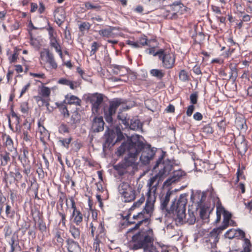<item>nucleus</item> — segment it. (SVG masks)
<instances>
[{"instance_id":"obj_1","label":"nucleus","mask_w":252,"mask_h":252,"mask_svg":"<svg viewBox=\"0 0 252 252\" xmlns=\"http://www.w3.org/2000/svg\"><path fill=\"white\" fill-rule=\"evenodd\" d=\"M142 151L140 160L143 164L147 165L153 158L155 151L151 148L150 145L145 147L138 136L127 137L126 140L122 143L116 153L117 156H121L127 152V156L121 162L114 165V169L120 176L131 173L136 167L137 156Z\"/></svg>"},{"instance_id":"obj_2","label":"nucleus","mask_w":252,"mask_h":252,"mask_svg":"<svg viewBox=\"0 0 252 252\" xmlns=\"http://www.w3.org/2000/svg\"><path fill=\"white\" fill-rule=\"evenodd\" d=\"M154 240V234L152 228L142 229L131 236L129 247L134 251L143 249L144 252H169L166 249L158 251L153 245Z\"/></svg>"},{"instance_id":"obj_3","label":"nucleus","mask_w":252,"mask_h":252,"mask_svg":"<svg viewBox=\"0 0 252 252\" xmlns=\"http://www.w3.org/2000/svg\"><path fill=\"white\" fill-rule=\"evenodd\" d=\"M172 192L168 190L165 195L160 198V207L162 210H165L169 215H172L176 221L181 222L185 219L186 214V205L188 202L187 194H181L178 198L175 199L169 208L167 205L169 202Z\"/></svg>"},{"instance_id":"obj_4","label":"nucleus","mask_w":252,"mask_h":252,"mask_svg":"<svg viewBox=\"0 0 252 252\" xmlns=\"http://www.w3.org/2000/svg\"><path fill=\"white\" fill-rule=\"evenodd\" d=\"M158 182L155 184V186L149 185L148 192L146 193L147 199L146 203L141 212L150 221V218L153 215L154 211V204L156 200V192Z\"/></svg>"},{"instance_id":"obj_5","label":"nucleus","mask_w":252,"mask_h":252,"mask_svg":"<svg viewBox=\"0 0 252 252\" xmlns=\"http://www.w3.org/2000/svg\"><path fill=\"white\" fill-rule=\"evenodd\" d=\"M141 187L140 185L137 189L131 186L128 183L123 182L118 187V191L123 197L125 202H130L134 201L136 197L138 195L141 191Z\"/></svg>"},{"instance_id":"obj_6","label":"nucleus","mask_w":252,"mask_h":252,"mask_svg":"<svg viewBox=\"0 0 252 252\" xmlns=\"http://www.w3.org/2000/svg\"><path fill=\"white\" fill-rule=\"evenodd\" d=\"M150 220L149 219L143 214V213L141 211L138 213L136 215H133L131 220L129 221V225L135 224L134 227L131 228L129 229L127 231V234L130 236V234H132V236L135 234V233L138 232L141 229H140V227L143 223H149ZM149 228V227H146L145 228ZM142 229H145V228H142Z\"/></svg>"},{"instance_id":"obj_7","label":"nucleus","mask_w":252,"mask_h":252,"mask_svg":"<svg viewBox=\"0 0 252 252\" xmlns=\"http://www.w3.org/2000/svg\"><path fill=\"white\" fill-rule=\"evenodd\" d=\"M95 215L93 212V218L94 220L90 224L89 230L91 231V235L93 237H100L105 236L106 229L104 227V222H98L97 220V213L95 212Z\"/></svg>"},{"instance_id":"obj_8","label":"nucleus","mask_w":252,"mask_h":252,"mask_svg":"<svg viewBox=\"0 0 252 252\" xmlns=\"http://www.w3.org/2000/svg\"><path fill=\"white\" fill-rule=\"evenodd\" d=\"M22 154H21L18 156V159L21 162L22 165L23 167V173L26 175V179L27 180V177L31 171V166L30 165V160L29 159V151L28 148L23 147L21 150Z\"/></svg>"},{"instance_id":"obj_9","label":"nucleus","mask_w":252,"mask_h":252,"mask_svg":"<svg viewBox=\"0 0 252 252\" xmlns=\"http://www.w3.org/2000/svg\"><path fill=\"white\" fill-rule=\"evenodd\" d=\"M121 103V99L116 98L110 102V105L108 108L104 107V118L107 123H111L112 122V116L115 114L117 109Z\"/></svg>"},{"instance_id":"obj_10","label":"nucleus","mask_w":252,"mask_h":252,"mask_svg":"<svg viewBox=\"0 0 252 252\" xmlns=\"http://www.w3.org/2000/svg\"><path fill=\"white\" fill-rule=\"evenodd\" d=\"M162 165L163 167L158 173L150 179L149 185L155 186L157 182H158L159 183L164 175H168L172 171L173 167L170 161L163 162Z\"/></svg>"},{"instance_id":"obj_11","label":"nucleus","mask_w":252,"mask_h":252,"mask_svg":"<svg viewBox=\"0 0 252 252\" xmlns=\"http://www.w3.org/2000/svg\"><path fill=\"white\" fill-rule=\"evenodd\" d=\"M49 34V38L50 40V45L52 48L55 49L56 51L62 57V51L61 47L59 44V39L57 38V34L52 27H49L47 29Z\"/></svg>"},{"instance_id":"obj_12","label":"nucleus","mask_w":252,"mask_h":252,"mask_svg":"<svg viewBox=\"0 0 252 252\" xmlns=\"http://www.w3.org/2000/svg\"><path fill=\"white\" fill-rule=\"evenodd\" d=\"M207 192L196 190L192 192L190 196V200L192 205L196 206V208L205 204V201L206 199Z\"/></svg>"},{"instance_id":"obj_13","label":"nucleus","mask_w":252,"mask_h":252,"mask_svg":"<svg viewBox=\"0 0 252 252\" xmlns=\"http://www.w3.org/2000/svg\"><path fill=\"white\" fill-rule=\"evenodd\" d=\"M183 7V4L180 1L174 2L169 6L170 9L167 11V14L165 16L167 19H176Z\"/></svg>"},{"instance_id":"obj_14","label":"nucleus","mask_w":252,"mask_h":252,"mask_svg":"<svg viewBox=\"0 0 252 252\" xmlns=\"http://www.w3.org/2000/svg\"><path fill=\"white\" fill-rule=\"evenodd\" d=\"M103 100V98L101 94H96L92 97L91 101L92 104V110L94 113H98Z\"/></svg>"},{"instance_id":"obj_15","label":"nucleus","mask_w":252,"mask_h":252,"mask_svg":"<svg viewBox=\"0 0 252 252\" xmlns=\"http://www.w3.org/2000/svg\"><path fill=\"white\" fill-rule=\"evenodd\" d=\"M66 247L68 252H81V248L79 243L70 238L66 240Z\"/></svg>"},{"instance_id":"obj_16","label":"nucleus","mask_w":252,"mask_h":252,"mask_svg":"<svg viewBox=\"0 0 252 252\" xmlns=\"http://www.w3.org/2000/svg\"><path fill=\"white\" fill-rule=\"evenodd\" d=\"M84 214L79 209L72 211L70 216V220L76 225H80L83 220Z\"/></svg>"},{"instance_id":"obj_17","label":"nucleus","mask_w":252,"mask_h":252,"mask_svg":"<svg viewBox=\"0 0 252 252\" xmlns=\"http://www.w3.org/2000/svg\"><path fill=\"white\" fill-rule=\"evenodd\" d=\"M161 55L159 56L160 59L163 63H174L175 62V56L174 54L168 49H162Z\"/></svg>"},{"instance_id":"obj_18","label":"nucleus","mask_w":252,"mask_h":252,"mask_svg":"<svg viewBox=\"0 0 252 252\" xmlns=\"http://www.w3.org/2000/svg\"><path fill=\"white\" fill-rule=\"evenodd\" d=\"M64 97L65 99L63 101L66 104L81 106L82 100L78 97L71 94H67Z\"/></svg>"},{"instance_id":"obj_19","label":"nucleus","mask_w":252,"mask_h":252,"mask_svg":"<svg viewBox=\"0 0 252 252\" xmlns=\"http://www.w3.org/2000/svg\"><path fill=\"white\" fill-rule=\"evenodd\" d=\"M104 122L102 117H95L93 120L92 128L94 132H99L104 129Z\"/></svg>"},{"instance_id":"obj_20","label":"nucleus","mask_w":252,"mask_h":252,"mask_svg":"<svg viewBox=\"0 0 252 252\" xmlns=\"http://www.w3.org/2000/svg\"><path fill=\"white\" fill-rule=\"evenodd\" d=\"M63 233L60 230H57L54 233L53 243L58 247H62L64 244Z\"/></svg>"},{"instance_id":"obj_21","label":"nucleus","mask_w":252,"mask_h":252,"mask_svg":"<svg viewBox=\"0 0 252 252\" xmlns=\"http://www.w3.org/2000/svg\"><path fill=\"white\" fill-rule=\"evenodd\" d=\"M185 172L181 170H179L173 172L172 177L168 179L164 182V185H171L172 183H175L179 181L183 176H185Z\"/></svg>"},{"instance_id":"obj_22","label":"nucleus","mask_w":252,"mask_h":252,"mask_svg":"<svg viewBox=\"0 0 252 252\" xmlns=\"http://www.w3.org/2000/svg\"><path fill=\"white\" fill-rule=\"evenodd\" d=\"M54 17L57 23L61 25L64 21L65 15V11L63 7H59L56 9L54 12Z\"/></svg>"},{"instance_id":"obj_23","label":"nucleus","mask_w":252,"mask_h":252,"mask_svg":"<svg viewBox=\"0 0 252 252\" xmlns=\"http://www.w3.org/2000/svg\"><path fill=\"white\" fill-rule=\"evenodd\" d=\"M210 197L211 198H213L214 203H216V213H220V214H221L226 211L222 205L221 201L219 197L217 196L216 194L214 193L213 191L211 192Z\"/></svg>"},{"instance_id":"obj_24","label":"nucleus","mask_w":252,"mask_h":252,"mask_svg":"<svg viewBox=\"0 0 252 252\" xmlns=\"http://www.w3.org/2000/svg\"><path fill=\"white\" fill-rule=\"evenodd\" d=\"M56 105L63 118H67L69 117V112L66 103L63 101L60 103L56 102Z\"/></svg>"},{"instance_id":"obj_25","label":"nucleus","mask_w":252,"mask_h":252,"mask_svg":"<svg viewBox=\"0 0 252 252\" xmlns=\"http://www.w3.org/2000/svg\"><path fill=\"white\" fill-rule=\"evenodd\" d=\"M199 208L200 209V218L203 220L207 219L209 216V213L213 209V208L211 209L210 207L207 204L197 207V209Z\"/></svg>"},{"instance_id":"obj_26","label":"nucleus","mask_w":252,"mask_h":252,"mask_svg":"<svg viewBox=\"0 0 252 252\" xmlns=\"http://www.w3.org/2000/svg\"><path fill=\"white\" fill-rule=\"evenodd\" d=\"M69 232L74 240H79L80 238L81 231L79 228L74 224H71L69 226Z\"/></svg>"},{"instance_id":"obj_27","label":"nucleus","mask_w":252,"mask_h":252,"mask_svg":"<svg viewBox=\"0 0 252 252\" xmlns=\"http://www.w3.org/2000/svg\"><path fill=\"white\" fill-rule=\"evenodd\" d=\"M10 161V153L3 151L0 152V161L1 166H5Z\"/></svg>"},{"instance_id":"obj_28","label":"nucleus","mask_w":252,"mask_h":252,"mask_svg":"<svg viewBox=\"0 0 252 252\" xmlns=\"http://www.w3.org/2000/svg\"><path fill=\"white\" fill-rule=\"evenodd\" d=\"M105 241V236L100 237H95L93 244V250L94 252H100V245H103Z\"/></svg>"},{"instance_id":"obj_29","label":"nucleus","mask_w":252,"mask_h":252,"mask_svg":"<svg viewBox=\"0 0 252 252\" xmlns=\"http://www.w3.org/2000/svg\"><path fill=\"white\" fill-rule=\"evenodd\" d=\"M2 140L4 141V145L8 149H10L13 148V141L11 138L10 136L6 134L5 133H2L1 135Z\"/></svg>"},{"instance_id":"obj_30","label":"nucleus","mask_w":252,"mask_h":252,"mask_svg":"<svg viewBox=\"0 0 252 252\" xmlns=\"http://www.w3.org/2000/svg\"><path fill=\"white\" fill-rule=\"evenodd\" d=\"M38 94L41 95L46 99H48L49 101V96L51 94V90L49 88L42 86L39 87L38 88Z\"/></svg>"},{"instance_id":"obj_31","label":"nucleus","mask_w":252,"mask_h":252,"mask_svg":"<svg viewBox=\"0 0 252 252\" xmlns=\"http://www.w3.org/2000/svg\"><path fill=\"white\" fill-rule=\"evenodd\" d=\"M155 41V39L148 40L145 35L141 36L140 37H139V39L137 40L140 48H141L142 47L146 45L151 46V43Z\"/></svg>"},{"instance_id":"obj_32","label":"nucleus","mask_w":252,"mask_h":252,"mask_svg":"<svg viewBox=\"0 0 252 252\" xmlns=\"http://www.w3.org/2000/svg\"><path fill=\"white\" fill-rule=\"evenodd\" d=\"M38 130L41 134V139L49 136L48 131L44 126L43 121H39L38 122Z\"/></svg>"},{"instance_id":"obj_33","label":"nucleus","mask_w":252,"mask_h":252,"mask_svg":"<svg viewBox=\"0 0 252 252\" xmlns=\"http://www.w3.org/2000/svg\"><path fill=\"white\" fill-rule=\"evenodd\" d=\"M81 120V115L77 110L74 111L71 115L70 124L71 125H76L80 123Z\"/></svg>"},{"instance_id":"obj_34","label":"nucleus","mask_w":252,"mask_h":252,"mask_svg":"<svg viewBox=\"0 0 252 252\" xmlns=\"http://www.w3.org/2000/svg\"><path fill=\"white\" fill-rule=\"evenodd\" d=\"M145 201V197L143 193L142 194L141 197L136 201L134 202L129 209V212H131L136 208H139L144 203Z\"/></svg>"},{"instance_id":"obj_35","label":"nucleus","mask_w":252,"mask_h":252,"mask_svg":"<svg viewBox=\"0 0 252 252\" xmlns=\"http://www.w3.org/2000/svg\"><path fill=\"white\" fill-rule=\"evenodd\" d=\"M9 245L10 246V250L9 252H14L15 251L16 247L19 244V241L18 239V236H16L14 234L9 242Z\"/></svg>"},{"instance_id":"obj_36","label":"nucleus","mask_w":252,"mask_h":252,"mask_svg":"<svg viewBox=\"0 0 252 252\" xmlns=\"http://www.w3.org/2000/svg\"><path fill=\"white\" fill-rule=\"evenodd\" d=\"M58 83L63 85L68 86L72 90H74L76 87L74 86L73 82L64 78H61L59 79Z\"/></svg>"},{"instance_id":"obj_37","label":"nucleus","mask_w":252,"mask_h":252,"mask_svg":"<svg viewBox=\"0 0 252 252\" xmlns=\"http://www.w3.org/2000/svg\"><path fill=\"white\" fill-rule=\"evenodd\" d=\"M58 214L59 217L60 218L59 224H62L63 227H66L67 222L66 214L64 212L63 210L62 211H58Z\"/></svg>"},{"instance_id":"obj_38","label":"nucleus","mask_w":252,"mask_h":252,"mask_svg":"<svg viewBox=\"0 0 252 252\" xmlns=\"http://www.w3.org/2000/svg\"><path fill=\"white\" fill-rule=\"evenodd\" d=\"M142 125L139 120L134 121L131 120L129 127L130 129L134 130H137L141 128Z\"/></svg>"},{"instance_id":"obj_39","label":"nucleus","mask_w":252,"mask_h":252,"mask_svg":"<svg viewBox=\"0 0 252 252\" xmlns=\"http://www.w3.org/2000/svg\"><path fill=\"white\" fill-rule=\"evenodd\" d=\"M113 29L111 28L103 29L99 31V34L103 37H113L114 33L112 32Z\"/></svg>"},{"instance_id":"obj_40","label":"nucleus","mask_w":252,"mask_h":252,"mask_svg":"<svg viewBox=\"0 0 252 252\" xmlns=\"http://www.w3.org/2000/svg\"><path fill=\"white\" fill-rule=\"evenodd\" d=\"M252 245L250 240L247 238L244 239V244L243 245V250L239 251L238 250L235 251L234 252H251Z\"/></svg>"},{"instance_id":"obj_41","label":"nucleus","mask_w":252,"mask_h":252,"mask_svg":"<svg viewBox=\"0 0 252 252\" xmlns=\"http://www.w3.org/2000/svg\"><path fill=\"white\" fill-rule=\"evenodd\" d=\"M5 212L6 217L7 218H10L11 219H13L14 218L15 212L12 209L11 206L8 203L6 204Z\"/></svg>"},{"instance_id":"obj_42","label":"nucleus","mask_w":252,"mask_h":252,"mask_svg":"<svg viewBox=\"0 0 252 252\" xmlns=\"http://www.w3.org/2000/svg\"><path fill=\"white\" fill-rule=\"evenodd\" d=\"M227 124L225 119L221 120L218 123V126L220 134L224 135L225 132Z\"/></svg>"},{"instance_id":"obj_43","label":"nucleus","mask_w":252,"mask_h":252,"mask_svg":"<svg viewBox=\"0 0 252 252\" xmlns=\"http://www.w3.org/2000/svg\"><path fill=\"white\" fill-rule=\"evenodd\" d=\"M223 216V223L225 227L229 225V222L232 217V214L228 211H226L222 213Z\"/></svg>"},{"instance_id":"obj_44","label":"nucleus","mask_w":252,"mask_h":252,"mask_svg":"<svg viewBox=\"0 0 252 252\" xmlns=\"http://www.w3.org/2000/svg\"><path fill=\"white\" fill-rule=\"evenodd\" d=\"M72 140V137H69L67 138H60L59 142L61 144L62 146L68 149L69 145Z\"/></svg>"},{"instance_id":"obj_45","label":"nucleus","mask_w":252,"mask_h":252,"mask_svg":"<svg viewBox=\"0 0 252 252\" xmlns=\"http://www.w3.org/2000/svg\"><path fill=\"white\" fill-rule=\"evenodd\" d=\"M19 110L23 114L28 115L29 111V104L27 102H23L20 104Z\"/></svg>"},{"instance_id":"obj_46","label":"nucleus","mask_w":252,"mask_h":252,"mask_svg":"<svg viewBox=\"0 0 252 252\" xmlns=\"http://www.w3.org/2000/svg\"><path fill=\"white\" fill-rule=\"evenodd\" d=\"M41 57L43 59L45 58L47 62L49 63H53L54 62V57L52 54L49 52H44L41 53Z\"/></svg>"},{"instance_id":"obj_47","label":"nucleus","mask_w":252,"mask_h":252,"mask_svg":"<svg viewBox=\"0 0 252 252\" xmlns=\"http://www.w3.org/2000/svg\"><path fill=\"white\" fill-rule=\"evenodd\" d=\"M11 174H13L14 180L16 182V184L18 183L23 178V175L20 171L19 168H16L15 170V172H10Z\"/></svg>"},{"instance_id":"obj_48","label":"nucleus","mask_w":252,"mask_h":252,"mask_svg":"<svg viewBox=\"0 0 252 252\" xmlns=\"http://www.w3.org/2000/svg\"><path fill=\"white\" fill-rule=\"evenodd\" d=\"M162 49H159L158 51L156 50V48L154 47L149 48L146 51L148 52V54L150 55H153L154 56H158V58L161 55Z\"/></svg>"},{"instance_id":"obj_49","label":"nucleus","mask_w":252,"mask_h":252,"mask_svg":"<svg viewBox=\"0 0 252 252\" xmlns=\"http://www.w3.org/2000/svg\"><path fill=\"white\" fill-rule=\"evenodd\" d=\"M150 74L158 79H161L164 76V73L161 70L153 69L150 70Z\"/></svg>"},{"instance_id":"obj_50","label":"nucleus","mask_w":252,"mask_h":252,"mask_svg":"<svg viewBox=\"0 0 252 252\" xmlns=\"http://www.w3.org/2000/svg\"><path fill=\"white\" fill-rule=\"evenodd\" d=\"M237 126L241 129H246L248 127L246 124V121L245 119L241 118L236 122Z\"/></svg>"},{"instance_id":"obj_51","label":"nucleus","mask_w":252,"mask_h":252,"mask_svg":"<svg viewBox=\"0 0 252 252\" xmlns=\"http://www.w3.org/2000/svg\"><path fill=\"white\" fill-rule=\"evenodd\" d=\"M30 132L31 131L19 130V132L22 134V138L26 142H30L31 140L32 137L30 134Z\"/></svg>"},{"instance_id":"obj_52","label":"nucleus","mask_w":252,"mask_h":252,"mask_svg":"<svg viewBox=\"0 0 252 252\" xmlns=\"http://www.w3.org/2000/svg\"><path fill=\"white\" fill-rule=\"evenodd\" d=\"M20 127L19 130L31 131V124L27 120H25L23 124Z\"/></svg>"},{"instance_id":"obj_53","label":"nucleus","mask_w":252,"mask_h":252,"mask_svg":"<svg viewBox=\"0 0 252 252\" xmlns=\"http://www.w3.org/2000/svg\"><path fill=\"white\" fill-rule=\"evenodd\" d=\"M38 228L42 234H44L47 232V227L46 223L43 220H41L38 222Z\"/></svg>"},{"instance_id":"obj_54","label":"nucleus","mask_w":252,"mask_h":252,"mask_svg":"<svg viewBox=\"0 0 252 252\" xmlns=\"http://www.w3.org/2000/svg\"><path fill=\"white\" fill-rule=\"evenodd\" d=\"M59 132L61 134L67 133L69 132V129L68 126L65 124H62L58 128Z\"/></svg>"},{"instance_id":"obj_55","label":"nucleus","mask_w":252,"mask_h":252,"mask_svg":"<svg viewBox=\"0 0 252 252\" xmlns=\"http://www.w3.org/2000/svg\"><path fill=\"white\" fill-rule=\"evenodd\" d=\"M179 76L180 79L183 82H185L189 80V76L187 71L185 70H182L180 72Z\"/></svg>"},{"instance_id":"obj_56","label":"nucleus","mask_w":252,"mask_h":252,"mask_svg":"<svg viewBox=\"0 0 252 252\" xmlns=\"http://www.w3.org/2000/svg\"><path fill=\"white\" fill-rule=\"evenodd\" d=\"M210 239L209 241H211V239L214 238L213 243H216L218 242L219 238H218V234L217 233V230L215 229H214L209 234Z\"/></svg>"},{"instance_id":"obj_57","label":"nucleus","mask_w":252,"mask_h":252,"mask_svg":"<svg viewBox=\"0 0 252 252\" xmlns=\"http://www.w3.org/2000/svg\"><path fill=\"white\" fill-rule=\"evenodd\" d=\"M164 0H149L150 4L153 6V8H156L161 5L163 3Z\"/></svg>"},{"instance_id":"obj_58","label":"nucleus","mask_w":252,"mask_h":252,"mask_svg":"<svg viewBox=\"0 0 252 252\" xmlns=\"http://www.w3.org/2000/svg\"><path fill=\"white\" fill-rule=\"evenodd\" d=\"M19 54L17 51H14L11 56L9 57V59L11 62H20V58L18 57Z\"/></svg>"},{"instance_id":"obj_59","label":"nucleus","mask_w":252,"mask_h":252,"mask_svg":"<svg viewBox=\"0 0 252 252\" xmlns=\"http://www.w3.org/2000/svg\"><path fill=\"white\" fill-rule=\"evenodd\" d=\"M34 99L36 100V102H39L40 101H41L43 103L45 104L46 105H49V101L48 99H46L43 97H42L41 95L39 94L36 96H34Z\"/></svg>"},{"instance_id":"obj_60","label":"nucleus","mask_w":252,"mask_h":252,"mask_svg":"<svg viewBox=\"0 0 252 252\" xmlns=\"http://www.w3.org/2000/svg\"><path fill=\"white\" fill-rule=\"evenodd\" d=\"M203 132L207 134H212L214 132V129L210 124H208L203 127Z\"/></svg>"},{"instance_id":"obj_61","label":"nucleus","mask_w":252,"mask_h":252,"mask_svg":"<svg viewBox=\"0 0 252 252\" xmlns=\"http://www.w3.org/2000/svg\"><path fill=\"white\" fill-rule=\"evenodd\" d=\"M198 99V94L197 93L191 94L190 95V101L191 105H194L197 103Z\"/></svg>"},{"instance_id":"obj_62","label":"nucleus","mask_w":252,"mask_h":252,"mask_svg":"<svg viewBox=\"0 0 252 252\" xmlns=\"http://www.w3.org/2000/svg\"><path fill=\"white\" fill-rule=\"evenodd\" d=\"M31 86V83L28 82L26 85L23 86L21 91L20 97H22L29 90Z\"/></svg>"},{"instance_id":"obj_63","label":"nucleus","mask_w":252,"mask_h":252,"mask_svg":"<svg viewBox=\"0 0 252 252\" xmlns=\"http://www.w3.org/2000/svg\"><path fill=\"white\" fill-rule=\"evenodd\" d=\"M3 230L4 232V236L5 238L10 236L12 233L11 228L9 225L5 226Z\"/></svg>"},{"instance_id":"obj_64","label":"nucleus","mask_w":252,"mask_h":252,"mask_svg":"<svg viewBox=\"0 0 252 252\" xmlns=\"http://www.w3.org/2000/svg\"><path fill=\"white\" fill-rule=\"evenodd\" d=\"M195 109V107L193 105H190L188 106L187 111L186 114L188 117H190L192 115L194 110Z\"/></svg>"}]
</instances>
